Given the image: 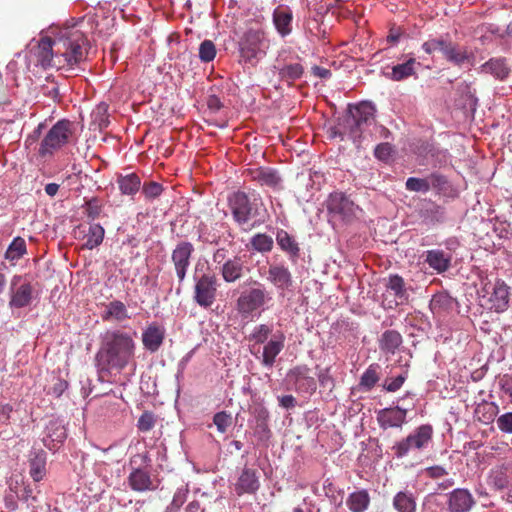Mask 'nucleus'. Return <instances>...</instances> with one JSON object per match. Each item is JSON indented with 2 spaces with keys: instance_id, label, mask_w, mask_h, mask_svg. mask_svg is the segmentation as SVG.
I'll return each mask as SVG.
<instances>
[{
  "instance_id": "19",
  "label": "nucleus",
  "mask_w": 512,
  "mask_h": 512,
  "mask_svg": "<svg viewBox=\"0 0 512 512\" xmlns=\"http://www.w3.org/2000/svg\"><path fill=\"white\" fill-rule=\"evenodd\" d=\"M444 184H446L444 176L431 173L426 178L409 177L406 180L405 188L410 192L427 193L431 188H441Z\"/></svg>"
},
{
  "instance_id": "5",
  "label": "nucleus",
  "mask_w": 512,
  "mask_h": 512,
  "mask_svg": "<svg viewBox=\"0 0 512 512\" xmlns=\"http://www.w3.org/2000/svg\"><path fill=\"white\" fill-rule=\"evenodd\" d=\"M422 49L427 54L440 51L447 61L456 66H461L465 61H469L472 56L466 48H459L458 45L444 38L429 39L422 44Z\"/></svg>"
},
{
  "instance_id": "28",
  "label": "nucleus",
  "mask_w": 512,
  "mask_h": 512,
  "mask_svg": "<svg viewBox=\"0 0 512 512\" xmlns=\"http://www.w3.org/2000/svg\"><path fill=\"white\" fill-rule=\"evenodd\" d=\"M292 11L288 7H277L273 12V23L277 32L286 37L292 32Z\"/></svg>"
},
{
  "instance_id": "25",
  "label": "nucleus",
  "mask_w": 512,
  "mask_h": 512,
  "mask_svg": "<svg viewBox=\"0 0 512 512\" xmlns=\"http://www.w3.org/2000/svg\"><path fill=\"white\" fill-rule=\"evenodd\" d=\"M267 280L277 289L287 290L292 286V275L284 265H270Z\"/></svg>"
},
{
  "instance_id": "9",
  "label": "nucleus",
  "mask_w": 512,
  "mask_h": 512,
  "mask_svg": "<svg viewBox=\"0 0 512 512\" xmlns=\"http://www.w3.org/2000/svg\"><path fill=\"white\" fill-rule=\"evenodd\" d=\"M219 283L215 274L205 273L197 281L194 287V300L203 307H210L216 300Z\"/></svg>"
},
{
  "instance_id": "58",
  "label": "nucleus",
  "mask_w": 512,
  "mask_h": 512,
  "mask_svg": "<svg viewBox=\"0 0 512 512\" xmlns=\"http://www.w3.org/2000/svg\"><path fill=\"white\" fill-rule=\"evenodd\" d=\"M499 385L501 390L509 396L510 402L512 403V377L509 375H504L499 380Z\"/></svg>"
},
{
  "instance_id": "23",
  "label": "nucleus",
  "mask_w": 512,
  "mask_h": 512,
  "mask_svg": "<svg viewBox=\"0 0 512 512\" xmlns=\"http://www.w3.org/2000/svg\"><path fill=\"white\" fill-rule=\"evenodd\" d=\"M165 338V329L157 323L149 324L142 333V343L151 353L159 350Z\"/></svg>"
},
{
  "instance_id": "15",
  "label": "nucleus",
  "mask_w": 512,
  "mask_h": 512,
  "mask_svg": "<svg viewBox=\"0 0 512 512\" xmlns=\"http://www.w3.org/2000/svg\"><path fill=\"white\" fill-rule=\"evenodd\" d=\"M407 409L396 406L384 408L377 412V422L380 428H401L406 423Z\"/></svg>"
},
{
  "instance_id": "7",
  "label": "nucleus",
  "mask_w": 512,
  "mask_h": 512,
  "mask_svg": "<svg viewBox=\"0 0 512 512\" xmlns=\"http://www.w3.org/2000/svg\"><path fill=\"white\" fill-rule=\"evenodd\" d=\"M270 300L269 292L260 285L241 292L236 301V310L242 317L248 318L262 309Z\"/></svg>"
},
{
  "instance_id": "10",
  "label": "nucleus",
  "mask_w": 512,
  "mask_h": 512,
  "mask_svg": "<svg viewBox=\"0 0 512 512\" xmlns=\"http://www.w3.org/2000/svg\"><path fill=\"white\" fill-rule=\"evenodd\" d=\"M255 198L250 200L248 195L244 192L238 191L230 198V206L234 220L239 225H244L256 215Z\"/></svg>"
},
{
  "instance_id": "26",
  "label": "nucleus",
  "mask_w": 512,
  "mask_h": 512,
  "mask_svg": "<svg viewBox=\"0 0 512 512\" xmlns=\"http://www.w3.org/2000/svg\"><path fill=\"white\" fill-rule=\"evenodd\" d=\"M222 278L227 283H234L244 274V262L241 257L234 256L224 262L220 269Z\"/></svg>"
},
{
  "instance_id": "39",
  "label": "nucleus",
  "mask_w": 512,
  "mask_h": 512,
  "mask_svg": "<svg viewBox=\"0 0 512 512\" xmlns=\"http://www.w3.org/2000/svg\"><path fill=\"white\" fill-rule=\"evenodd\" d=\"M117 183L122 194L134 195L140 189L141 179L137 174L131 173L124 176L120 175L117 179Z\"/></svg>"
},
{
  "instance_id": "18",
  "label": "nucleus",
  "mask_w": 512,
  "mask_h": 512,
  "mask_svg": "<svg viewBox=\"0 0 512 512\" xmlns=\"http://www.w3.org/2000/svg\"><path fill=\"white\" fill-rule=\"evenodd\" d=\"M491 295L488 299L491 310L497 313L504 312L509 307L510 288L502 279H497L492 285Z\"/></svg>"
},
{
  "instance_id": "49",
  "label": "nucleus",
  "mask_w": 512,
  "mask_h": 512,
  "mask_svg": "<svg viewBox=\"0 0 512 512\" xmlns=\"http://www.w3.org/2000/svg\"><path fill=\"white\" fill-rule=\"evenodd\" d=\"M213 423L216 425L220 433H225L228 427L232 424L231 414L226 411L218 412L213 417Z\"/></svg>"
},
{
  "instance_id": "53",
  "label": "nucleus",
  "mask_w": 512,
  "mask_h": 512,
  "mask_svg": "<svg viewBox=\"0 0 512 512\" xmlns=\"http://www.w3.org/2000/svg\"><path fill=\"white\" fill-rule=\"evenodd\" d=\"M496 422L500 431L507 434H512V412H507L500 415Z\"/></svg>"
},
{
  "instance_id": "48",
  "label": "nucleus",
  "mask_w": 512,
  "mask_h": 512,
  "mask_svg": "<svg viewBox=\"0 0 512 512\" xmlns=\"http://www.w3.org/2000/svg\"><path fill=\"white\" fill-rule=\"evenodd\" d=\"M216 56V47L211 40H204L199 47V58L202 62H210Z\"/></svg>"
},
{
  "instance_id": "3",
  "label": "nucleus",
  "mask_w": 512,
  "mask_h": 512,
  "mask_svg": "<svg viewBox=\"0 0 512 512\" xmlns=\"http://www.w3.org/2000/svg\"><path fill=\"white\" fill-rule=\"evenodd\" d=\"M375 120V107L369 102H361L357 105H349L348 112L339 119L337 126L331 128V137L345 136L356 141L362 133Z\"/></svg>"
},
{
  "instance_id": "27",
  "label": "nucleus",
  "mask_w": 512,
  "mask_h": 512,
  "mask_svg": "<svg viewBox=\"0 0 512 512\" xmlns=\"http://www.w3.org/2000/svg\"><path fill=\"white\" fill-rule=\"evenodd\" d=\"M386 289L387 291H391L395 296V300L393 302L390 301L389 308L403 304L408 300L405 282L400 275H390L386 283Z\"/></svg>"
},
{
  "instance_id": "54",
  "label": "nucleus",
  "mask_w": 512,
  "mask_h": 512,
  "mask_svg": "<svg viewBox=\"0 0 512 512\" xmlns=\"http://www.w3.org/2000/svg\"><path fill=\"white\" fill-rule=\"evenodd\" d=\"M318 380L322 387H327L330 391L335 387L334 379L330 374V368L321 370L318 374Z\"/></svg>"
},
{
  "instance_id": "21",
  "label": "nucleus",
  "mask_w": 512,
  "mask_h": 512,
  "mask_svg": "<svg viewBox=\"0 0 512 512\" xmlns=\"http://www.w3.org/2000/svg\"><path fill=\"white\" fill-rule=\"evenodd\" d=\"M246 175L260 186L276 188L281 183V177L278 175L277 171L270 167L247 169Z\"/></svg>"
},
{
  "instance_id": "24",
  "label": "nucleus",
  "mask_w": 512,
  "mask_h": 512,
  "mask_svg": "<svg viewBox=\"0 0 512 512\" xmlns=\"http://www.w3.org/2000/svg\"><path fill=\"white\" fill-rule=\"evenodd\" d=\"M37 59L43 68L55 67L57 53H55V38L42 37L38 43Z\"/></svg>"
},
{
  "instance_id": "37",
  "label": "nucleus",
  "mask_w": 512,
  "mask_h": 512,
  "mask_svg": "<svg viewBox=\"0 0 512 512\" xmlns=\"http://www.w3.org/2000/svg\"><path fill=\"white\" fill-rule=\"evenodd\" d=\"M393 507L398 512H416V500L413 493L400 491L393 498Z\"/></svg>"
},
{
  "instance_id": "50",
  "label": "nucleus",
  "mask_w": 512,
  "mask_h": 512,
  "mask_svg": "<svg viewBox=\"0 0 512 512\" xmlns=\"http://www.w3.org/2000/svg\"><path fill=\"white\" fill-rule=\"evenodd\" d=\"M156 423L155 415L150 411H145L141 414L137 422V428L141 432L150 431Z\"/></svg>"
},
{
  "instance_id": "36",
  "label": "nucleus",
  "mask_w": 512,
  "mask_h": 512,
  "mask_svg": "<svg viewBox=\"0 0 512 512\" xmlns=\"http://www.w3.org/2000/svg\"><path fill=\"white\" fill-rule=\"evenodd\" d=\"M481 72L493 75L495 78L503 80L509 73L510 69L504 58H491L480 67Z\"/></svg>"
},
{
  "instance_id": "43",
  "label": "nucleus",
  "mask_w": 512,
  "mask_h": 512,
  "mask_svg": "<svg viewBox=\"0 0 512 512\" xmlns=\"http://www.w3.org/2000/svg\"><path fill=\"white\" fill-rule=\"evenodd\" d=\"M46 459L44 453H38L30 460V476L35 482H39L46 474Z\"/></svg>"
},
{
  "instance_id": "64",
  "label": "nucleus",
  "mask_w": 512,
  "mask_h": 512,
  "mask_svg": "<svg viewBox=\"0 0 512 512\" xmlns=\"http://www.w3.org/2000/svg\"><path fill=\"white\" fill-rule=\"evenodd\" d=\"M186 512H204L199 501H191L185 508Z\"/></svg>"
},
{
  "instance_id": "6",
  "label": "nucleus",
  "mask_w": 512,
  "mask_h": 512,
  "mask_svg": "<svg viewBox=\"0 0 512 512\" xmlns=\"http://www.w3.org/2000/svg\"><path fill=\"white\" fill-rule=\"evenodd\" d=\"M433 437V428L429 424L417 427L406 438L396 442L392 450L397 458H403L412 450H422L428 446Z\"/></svg>"
},
{
  "instance_id": "46",
  "label": "nucleus",
  "mask_w": 512,
  "mask_h": 512,
  "mask_svg": "<svg viewBox=\"0 0 512 512\" xmlns=\"http://www.w3.org/2000/svg\"><path fill=\"white\" fill-rule=\"evenodd\" d=\"M379 366L377 364H371L360 378V386L365 390H371L375 384L379 381Z\"/></svg>"
},
{
  "instance_id": "52",
  "label": "nucleus",
  "mask_w": 512,
  "mask_h": 512,
  "mask_svg": "<svg viewBox=\"0 0 512 512\" xmlns=\"http://www.w3.org/2000/svg\"><path fill=\"white\" fill-rule=\"evenodd\" d=\"M145 197L147 199H155L157 197H159L163 191V187L160 183L158 182H154V181H151L149 183H145L143 185V189H142Z\"/></svg>"
},
{
  "instance_id": "8",
  "label": "nucleus",
  "mask_w": 512,
  "mask_h": 512,
  "mask_svg": "<svg viewBox=\"0 0 512 512\" xmlns=\"http://www.w3.org/2000/svg\"><path fill=\"white\" fill-rule=\"evenodd\" d=\"M265 37L261 30L249 29L239 41L240 57L245 63L254 65L259 55L265 54Z\"/></svg>"
},
{
  "instance_id": "34",
  "label": "nucleus",
  "mask_w": 512,
  "mask_h": 512,
  "mask_svg": "<svg viewBox=\"0 0 512 512\" xmlns=\"http://www.w3.org/2000/svg\"><path fill=\"white\" fill-rule=\"evenodd\" d=\"M128 480L131 489L134 491L144 492L155 489L149 473L142 469L133 470L130 473Z\"/></svg>"
},
{
  "instance_id": "16",
  "label": "nucleus",
  "mask_w": 512,
  "mask_h": 512,
  "mask_svg": "<svg viewBox=\"0 0 512 512\" xmlns=\"http://www.w3.org/2000/svg\"><path fill=\"white\" fill-rule=\"evenodd\" d=\"M285 339V334L278 331L264 344L261 357V364L264 367L272 368L274 366L277 356L285 347Z\"/></svg>"
},
{
  "instance_id": "62",
  "label": "nucleus",
  "mask_w": 512,
  "mask_h": 512,
  "mask_svg": "<svg viewBox=\"0 0 512 512\" xmlns=\"http://www.w3.org/2000/svg\"><path fill=\"white\" fill-rule=\"evenodd\" d=\"M279 401H280V405L286 409H291V408L295 407V404H296V400L292 395L282 396L279 399Z\"/></svg>"
},
{
  "instance_id": "29",
  "label": "nucleus",
  "mask_w": 512,
  "mask_h": 512,
  "mask_svg": "<svg viewBox=\"0 0 512 512\" xmlns=\"http://www.w3.org/2000/svg\"><path fill=\"white\" fill-rule=\"evenodd\" d=\"M103 321L123 322L130 319L126 305L120 300H113L105 305L101 314Z\"/></svg>"
},
{
  "instance_id": "4",
  "label": "nucleus",
  "mask_w": 512,
  "mask_h": 512,
  "mask_svg": "<svg viewBox=\"0 0 512 512\" xmlns=\"http://www.w3.org/2000/svg\"><path fill=\"white\" fill-rule=\"evenodd\" d=\"M74 123L67 119L57 121L47 132L40 143L39 156L45 158L70 143L74 135Z\"/></svg>"
},
{
  "instance_id": "35",
  "label": "nucleus",
  "mask_w": 512,
  "mask_h": 512,
  "mask_svg": "<svg viewBox=\"0 0 512 512\" xmlns=\"http://www.w3.org/2000/svg\"><path fill=\"white\" fill-rule=\"evenodd\" d=\"M425 261L428 265L437 271L443 273L447 271L451 265V257L442 250H429L426 253Z\"/></svg>"
},
{
  "instance_id": "31",
  "label": "nucleus",
  "mask_w": 512,
  "mask_h": 512,
  "mask_svg": "<svg viewBox=\"0 0 512 512\" xmlns=\"http://www.w3.org/2000/svg\"><path fill=\"white\" fill-rule=\"evenodd\" d=\"M424 474L426 477L438 481L442 479V481L437 483V489L439 491H445L450 489L455 485V481L453 478H447L448 471L442 465H432L424 469Z\"/></svg>"
},
{
  "instance_id": "12",
  "label": "nucleus",
  "mask_w": 512,
  "mask_h": 512,
  "mask_svg": "<svg viewBox=\"0 0 512 512\" xmlns=\"http://www.w3.org/2000/svg\"><path fill=\"white\" fill-rule=\"evenodd\" d=\"M194 252V246L188 241L179 242L171 254V260L174 265L179 282H182L190 266V259Z\"/></svg>"
},
{
  "instance_id": "47",
  "label": "nucleus",
  "mask_w": 512,
  "mask_h": 512,
  "mask_svg": "<svg viewBox=\"0 0 512 512\" xmlns=\"http://www.w3.org/2000/svg\"><path fill=\"white\" fill-rule=\"evenodd\" d=\"M304 69L300 63L288 64L279 70V76L282 80L293 82L303 75Z\"/></svg>"
},
{
  "instance_id": "13",
  "label": "nucleus",
  "mask_w": 512,
  "mask_h": 512,
  "mask_svg": "<svg viewBox=\"0 0 512 512\" xmlns=\"http://www.w3.org/2000/svg\"><path fill=\"white\" fill-rule=\"evenodd\" d=\"M287 377L298 392L312 394L316 390V381L310 376V368L307 365L293 367L289 370Z\"/></svg>"
},
{
  "instance_id": "45",
  "label": "nucleus",
  "mask_w": 512,
  "mask_h": 512,
  "mask_svg": "<svg viewBox=\"0 0 512 512\" xmlns=\"http://www.w3.org/2000/svg\"><path fill=\"white\" fill-rule=\"evenodd\" d=\"M272 331L273 327L271 325H256L249 335V340L253 341L255 344H265L269 341L268 339L272 335Z\"/></svg>"
},
{
  "instance_id": "40",
  "label": "nucleus",
  "mask_w": 512,
  "mask_h": 512,
  "mask_svg": "<svg viewBox=\"0 0 512 512\" xmlns=\"http://www.w3.org/2000/svg\"><path fill=\"white\" fill-rule=\"evenodd\" d=\"M276 241L280 248L293 257L299 255V246L295 239L285 230L280 229L276 234Z\"/></svg>"
},
{
  "instance_id": "59",
  "label": "nucleus",
  "mask_w": 512,
  "mask_h": 512,
  "mask_svg": "<svg viewBox=\"0 0 512 512\" xmlns=\"http://www.w3.org/2000/svg\"><path fill=\"white\" fill-rule=\"evenodd\" d=\"M374 154L378 159L385 160L391 154V146L388 143H381L376 146Z\"/></svg>"
},
{
  "instance_id": "56",
  "label": "nucleus",
  "mask_w": 512,
  "mask_h": 512,
  "mask_svg": "<svg viewBox=\"0 0 512 512\" xmlns=\"http://www.w3.org/2000/svg\"><path fill=\"white\" fill-rule=\"evenodd\" d=\"M270 429L268 422H256L254 427V434L260 441L268 440L270 437Z\"/></svg>"
},
{
  "instance_id": "38",
  "label": "nucleus",
  "mask_w": 512,
  "mask_h": 512,
  "mask_svg": "<svg viewBox=\"0 0 512 512\" xmlns=\"http://www.w3.org/2000/svg\"><path fill=\"white\" fill-rule=\"evenodd\" d=\"M499 412V407L494 402L483 401L479 403L475 410V417L482 423L488 424L492 422Z\"/></svg>"
},
{
  "instance_id": "2",
  "label": "nucleus",
  "mask_w": 512,
  "mask_h": 512,
  "mask_svg": "<svg viewBox=\"0 0 512 512\" xmlns=\"http://www.w3.org/2000/svg\"><path fill=\"white\" fill-rule=\"evenodd\" d=\"M88 40L75 25L61 28L55 36L56 68H73L86 59Z\"/></svg>"
},
{
  "instance_id": "41",
  "label": "nucleus",
  "mask_w": 512,
  "mask_h": 512,
  "mask_svg": "<svg viewBox=\"0 0 512 512\" xmlns=\"http://www.w3.org/2000/svg\"><path fill=\"white\" fill-rule=\"evenodd\" d=\"M104 228L100 224H92L88 228L87 234H85L84 248L92 250L99 246L104 239Z\"/></svg>"
},
{
  "instance_id": "33",
  "label": "nucleus",
  "mask_w": 512,
  "mask_h": 512,
  "mask_svg": "<svg viewBox=\"0 0 512 512\" xmlns=\"http://www.w3.org/2000/svg\"><path fill=\"white\" fill-rule=\"evenodd\" d=\"M419 65L416 59L411 57L402 64H397L392 67L390 72H387L385 76L393 81H402L416 73L415 66Z\"/></svg>"
},
{
  "instance_id": "14",
  "label": "nucleus",
  "mask_w": 512,
  "mask_h": 512,
  "mask_svg": "<svg viewBox=\"0 0 512 512\" xmlns=\"http://www.w3.org/2000/svg\"><path fill=\"white\" fill-rule=\"evenodd\" d=\"M446 504L449 512H470L475 500L468 489L457 488L447 495Z\"/></svg>"
},
{
  "instance_id": "11",
  "label": "nucleus",
  "mask_w": 512,
  "mask_h": 512,
  "mask_svg": "<svg viewBox=\"0 0 512 512\" xmlns=\"http://www.w3.org/2000/svg\"><path fill=\"white\" fill-rule=\"evenodd\" d=\"M329 213L349 222L355 217L357 207L354 202L342 192L331 193L327 200Z\"/></svg>"
},
{
  "instance_id": "61",
  "label": "nucleus",
  "mask_w": 512,
  "mask_h": 512,
  "mask_svg": "<svg viewBox=\"0 0 512 512\" xmlns=\"http://www.w3.org/2000/svg\"><path fill=\"white\" fill-rule=\"evenodd\" d=\"M207 105H208V108L213 110V111H218L223 106L222 102L220 101V99L216 95L209 96V98L207 100Z\"/></svg>"
},
{
  "instance_id": "30",
  "label": "nucleus",
  "mask_w": 512,
  "mask_h": 512,
  "mask_svg": "<svg viewBox=\"0 0 512 512\" xmlns=\"http://www.w3.org/2000/svg\"><path fill=\"white\" fill-rule=\"evenodd\" d=\"M371 498L366 489L356 490L346 498V506L350 512H365L370 506Z\"/></svg>"
},
{
  "instance_id": "42",
  "label": "nucleus",
  "mask_w": 512,
  "mask_h": 512,
  "mask_svg": "<svg viewBox=\"0 0 512 512\" xmlns=\"http://www.w3.org/2000/svg\"><path fill=\"white\" fill-rule=\"evenodd\" d=\"M27 252L26 242L21 237H16L8 246L5 252V258L10 261H17L22 258Z\"/></svg>"
},
{
  "instance_id": "1",
  "label": "nucleus",
  "mask_w": 512,
  "mask_h": 512,
  "mask_svg": "<svg viewBox=\"0 0 512 512\" xmlns=\"http://www.w3.org/2000/svg\"><path fill=\"white\" fill-rule=\"evenodd\" d=\"M135 341L132 336L121 330L107 331L96 358L107 370L121 371L134 359Z\"/></svg>"
},
{
  "instance_id": "17",
  "label": "nucleus",
  "mask_w": 512,
  "mask_h": 512,
  "mask_svg": "<svg viewBox=\"0 0 512 512\" xmlns=\"http://www.w3.org/2000/svg\"><path fill=\"white\" fill-rule=\"evenodd\" d=\"M20 280L21 276H14L11 280V298L9 301L11 308H23L28 306L32 301L33 287L31 283H22L14 289Z\"/></svg>"
},
{
  "instance_id": "60",
  "label": "nucleus",
  "mask_w": 512,
  "mask_h": 512,
  "mask_svg": "<svg viewBox=\"0 0 512 512\" xmlns=\"http://www.w3.org/2000/svg\"><path fill=\"white\" fill-rule=\"evenodd\" d=\"M13 408L10 404H4L0 406V422L3 424L8 423L10 414Z\"/></svg>"
},
{
  "instance_id": "20",
  "label": "nucleus",
  "mask_w": 512,
  "mask_h": 512,
  "mask_svg": "<svg viewBox=\"0 0 512 512\" xmlns=\"http://www.w3.org/2000/svg\"><path fill=\"white\" fill-rule=\"evenodd\" d=\"M259 487L260 481L257 471L245 467L235 483L234 490L238 496H242L244 494H255Z\"/></svg>"
},
{
  "instance_id": "57",
  "label": "nucleus",
  "mask_w": 512,
  "mask_h": 512,
  "mask_svg": "<svg viewBox=\"0 0 512 512\" xmlns=\"http://www.w3.org/2000/svg\"><path fill=\"white\" fill-rule=\"evenodd\" d=\"M405 379V376L399 375L389 382L386 381L383 387L388 392H396L402 387L403 383L405 382Z\"/></svg>"
},
{
  "instance_id": "63",
  "label": "nucleus",
  "mask_w": 512,
  "mask_h": 512,
  "mask_svg": "<svg viewBox=\"0 0 512 512\" xmlns=\"http://www.w3.org/2000/svg\"><path fill=\"white\" fill-rule=\"evenodd\" d=\"M254 415H255V422H268L269 413L265 408L260 407V408L256 409L254 412Z\"/></svg>"
},
{
  "instance_id": "32",
  "label": "nucleus",
  "mask_w": 512,
  "mask_h": 512,
  "mask_svg": "<svg viewBox=\"0 0 512 512\" xmlns=\"http://www.w3.org/2000/svg\"><path fill=\"white\" fill-rule=\"evenodd\" d=\"M402 342V335L398 331L386 330L379 338V348L385 354H395Z\"/></svg>"
},
{
  "instance_id": "51",
  "label": "nucleus",
  "mask_w": 512,
  "mask_h": 512,
  "mask_svg": "<svg viewBox=\"0 0 512 512\" xmlns=\"http://www.w3.org/2000/svg\"><path fill=\"white\" fill-rule=\"evenodd\" d=\"M102 210V205L97 198H92L85 203V213L91 220L99 217Z\"/></svg>"
},
{
  "instance_id": "22",
  "label": "nucleus",
  "mask_w": 512,
  "mask_h": 512,
  "mask_svg": "<svg viewBox=\"0 0 512 512\" xmlns=\"http://www.w3.org/2000/svg\"><path fill=\"white\" fill-rule=\"evenodd\" d=\"M458 306V302L447 292H439L433 295L429 307L437 317H445L451 314Z\"/></svg>"
},
{
  "instance_id": "55",
  "label": "nucleus",
  "mask_w": 512,
  "mask_h": 512,
  "mask_svg": "<svg viewBox=\"0 0 512 512\" xmlns=\"http://www.w3.org/2000/svg\"><path fill=\"white\" fill-rule=\"evenodd\" d=\"M44 95L50 97L54 101L60 100L59 87L56 82L47 80V84L43 86Z\"/></svg>"
},
{
  "instance_id": "44",
  "label": "nucleus",
  "mask_w": 512,
  "mask_h": 512,
  "mask_svg": "<svg viewBox=\"0 0 512 512\" xmlns=\"http://www.w3.org/2000/svg\"><path fill=\"white\" fill-rule=\"evenodd\" d=\"M250 244L254 250L265 253L272 250L274 241L271 236L265 233H258L251 238Z\"/></svg>"
}]
</instances>
